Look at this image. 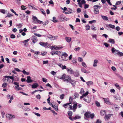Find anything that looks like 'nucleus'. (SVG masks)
Masks as SVG:
<instances>
[{
    "instance_id": "f257e3e1",
    "label": "nucleus",
    "mask_w": 123,
    "mask_h": 123,
    "mask_svg": "<svg viewBox=\"0 0 123 123\" xmlns=\"http://www.w3.org/2000/svg\"><path fill=\"white\" fill-rule=\"evenodd\" d=\"M59 78L61 80H63L64 81H67L69 82L71 79V77L70 76L64 74L62 76L60 77Z\"/></svg>"
},
{
    "instance_id": "f03ea898",
    "label": "nucleus",
    "mask_w": 123,
    "mask_h": 123,
    "mask_svg": "<svg viewBox=\"0 0 123 123\" xmlns=\"http://www.w3.org/2000/svg\"><path fill=\"white\" fill-rule=\"evenodd\" d=\"M39 43L41 46L44 47L46 48L49 47L50 46V45L47 42H40Z\"/></svg>"
},
{
    "instance_id": "7ed1b4c3",
    "label": "nucleus",
    "mask_w": 123,
    "mask_h": 123,
    "mask_svg": "<svg viewBox=\"0 0 123 123\" xmlns=\"http://www.w3.org/2000/svg\"><path fill=\"white\" fill-rule=\"evenodd\" d=\"M63 48L62 47H60V46H52L51 47V48L52 50H53V49L54 50H58Z\"/></svg>"
},
{
    "instance_id": "20e7f679",
    "label": "nucleus",
    "mask_w": 123,
    "mask_h": 123,
    "mask_svg": "<svg viewBox=\"0 0 123 123\" xmlns=\"http://www.w3.org/2000/svg\"><path fill=\"white\" fill-rule=\"evenodd\" d=\"M6 117L9 119H11L15 117V116L11 114H8L6 115Z\"/></svg>"
},
{
    "instance_id": "39448f33",
    "label": "nucleus",
    "mask_w": 123,
    "mask_h": 123,
    "mask_svg": "<svg viewBox=\"0 0 123 123\" xmlns=\"http://www.w3.org/2000/svg\"><path fill=\"white\" fill-rule=\"evenodd\" d=\"M32 16V19L33 21V22L35 23H38L39 20L36 17L34 16Z\"/></svg>"
},
{
    "instance_id": "423d86ee",
    "label": "nucleus",
    "mask_w": 123,
    "mask_h": 123,
    "mask_svg": "<svg viewBox=\"0 0 123 123\" xmlns=\"http://www.w3.org/2000/svg\"><path fill=\"white\" fill-rule=\"evenodd\" d=\"M58 37V36H53L50 35L48 37V38L51 40H54L57 39Z\"/></svg>"
},
{
    "instance_id": "0eeeda50",
    "label": "nucleus",
    "mask_w": 123,
    "mask_h": 123,
    "mask_svg": "<svg viewBox=\"0 0 123 123\" xmlns=\"http://www.w3.org/2000/svg\"><path fill=\"white\" fill-rule=\"evenodd\" d=\"M83 99L85 101L88 103H90L91 101V99L88 97H84Z\"/></svg>"
},
{
    "instance_id": "6e6552de",
    "label": "nucleus",
    "mask_w": 123,
    "mask_h": 123,
    "mask_svg": "<svg viewBox=\"0 0 123 123\" xmlns=\"http://www.w3.org/2000/svg\"><path fill=\"white\" fill-rule=\"evenodd\" d=\"M32 42L34 43L36 42L37 40V38L34 36H33L31 38Z\"/></svg>"
},
{
    "instance_id": "1a4fd4ad",
    "label": "nucleus",
    "mask_w": 123,
    "mask_h": 123,
    "mask_svg": "<svg viewBox=\"0 0 123 123\" xmlns=\"http://www.w3.org/2000/svg\"><path fill=\"white\" fill-rule=\"evenodd\" d=\"M90 113L91 112H90L87 111L85 113L84 115L85 116L86 118H90Z\"/></svg>"
},
{
    "instance_id": "9d476101",
    "label": "nucleus",
    "mask_w": 123,
    "mask_h": 123,
    "mask_svg": "<svg viewBox=\"0 0 123 123\" xmlns=\"http://www.w3.org/2000/svg\"><path fill=\"white\" fill-rule=\"evenodd\" d=\"M98 61L97 59H95L94 60L93 66L96 67L97 66V64L98 63Z\"/></svg>"
},
{
    "instance_id": "9b49d317",
    "label": "nucleus",
    "mask_w": 123,
    "mask_h": 123,
    "mask_svg": "<svg viewBox=\"0 0 123 123\" xmlns=\"http://www.w3.org/2000/svg\"><path fill=\"white\" fill-rule=\"evenodd\" d=\"M81 71L85 73H89L90 72L86 70L83 68H82L81 69Z\"/></svg>"
},
{
    "instance_id": "f8f14e48",
    "label": "nucleus",
    "mask_w": 123,
    "mask_h": 123,
    "mask_svg": "<svg viewBox=\"0 0 123 123\" xmlns=\"http://www.w3.org/2000/svg\"><path fill=\"white\" fill-rule=\"evenodd\" d=\"M113 115V114H109L108 115H105V120H108L110 119V118L111 116V115Z\"/></svg>"
},
{
    "instance_id": "ddd939ff",
    "label": "nucleus",
    "mask_w": 123,
    "mask_h": 123,
    "mask_svg": "<svg viewBox=\"0 0 123 123\" xmlns=\"http://www.w3.org/2000/svg\"><path fill=\"white\" fill-rule=\"evenodd\" d=\"M31 77L30 76H28L27 77V79L26 80V81L28 83H30L32 82V80L31 79Z\"/></svg>"
},
{
    "instance_id": "4468645a",
    "label": "nucleus",
    "mask_w": 123,
    "mask_h": 123,
    "mask_svg": "<svg viewBox=\"0 0 123 123\" xmlns=\"http://www.w3.org/2000/svg\"><path fill=\"white\" fill-rule=\"evenodd\" d=\"M94 12L96 14H98L99 13L98 10L97 8H94Z\"/></svg>"
},
{
    "instance_id": "2eb2a0df",
    "label": "nucleus",
    "mask_w": 123,
    "mask_h": 123,
    "mask_svg": "<svg viewBox=\"0 0 123 123\" xmlns=\"http://www.w3.org/2000/svg\"><path fill=\"white\" fill-rule=\"evenodd\" d=\"M67 70L68 72L69 73L71 74H72L74 73V71L72 69L67 68Z\"/></svg>"
},
{
    "instance_id": "dca6fc26",
    "label": "nucleus",
    "mask_w": 123,
    "mask_h": 123,
    "mask_svg": "<svg viewBox=\"0 0 123 123\" xmlns=\"http://www.w3.org/2000/svg\"><path fill=\"white\" fill-rule=\"evenodd\" d=\"M59 59L60 61H66L67 60L66 59V57L62 55L60 58H59Z\"/></svg>"
},
{
    "instance_id": "f3484780",
    "label": "nucleus",
    "mask_w": 123,
    "mask_h": 123,
    "mask_svg": "<svg viewBox=\"0 0 123 123\" xmlns=\"http://www.w3.org/2000/svg\"><path fill=\"white\" fill-rule=\"evenodd\" d=\"M100 114L101 115L104 116L106 114V111L105 110H103L101 111L100 112Z\"/></svg>"
},
{
    "instance_id": "a211bd4d",
    "label": "nucleus",
    "mask_w": 123,
    "mask_h": 123,
    "mask_svg": "<svg viewBox=\"0 0 123 123\" xmlns=\"http://www.w3.org/2000/svg\"><path fill=\"white\" fill-rule=\"evenodd\" d=\"M66 40L68 43L70 42L71 40V38L69 37H66L65 38Z\"/></svg>"
},
{
    "instance_id": "6ab92c4d",
    "label": "nucleus",
    "mask_w": 123,
    "mask_h": 123,
    "mask_svg": "<svg viewBox=\"0 0 123 123\" xmlns=\"http://www.w3.org/2000/svg\"><path fill=\"white\" fill-rule=\"evenodd\" d=\"M69 82L73 86H75V81L74 80H73L71 79Z\"/></svg>"
},
{
    "instance_id": "aec40b11",
    "label": "nucleus",
    "mask_w": 123,
    "mask_h": 123,
    "mask_svg": "<svg viewBox=\"0 0 123 123\" xmlns=\"http://www.w3.org/2000/svg\"><path fill=\"white\" fill-rule=\"evenodd\" d=\"M38 86V84L37 83H35L32 85V88H33L37 87Z\"/></svg>"
},
{
    "instance_id": "412c9836",
    "label": "nucleus",
    "mask_w": 123,
    "mask_h": 123,
    "mask_svg": "<svg viewBox=\"0 0 123 123\" xmlns=\"http://www.w3.org/2000/svg\"><path fill=\"white\" fill-rule=\"evenodd\" d=\"M101 16L102 18L104 20L107 21L108 20V17L106 16L101 15Z\"/></svg>"
},
{
    "instance_id": "4be33fe9",
    "label": "nucleus",
    "mask_w": 123,
    "mask_h": 123,
    "mask_svg": "<svg viewBox=\"0 0 123 123\" xmlns=\"http://www.w3.org/2000/svg\"><path fill=\"white\" fill-rule=\"evenodd\" d=\"M53 52H54V54L57 55L59 56L61 55V52L59 51Z\"/></svg>"
},
{
    "instance_id": "5701e85b",
    "label": "nucleus",
    "mask_w": 123,
    "mask_h": 123,
    "mask_svg": "<svg viewBox=\"0 0 123 123\" xmlns=\"http://www.w3.org/2000/svg\"><path fill=\"white\" fill-rule=\"evenodd\" d=\"M108 26L110 28H112V29H114L115 27V26L114 25H113L111 24H109V25H106V26L107 27H108Z\"/></svg>"
},
{
    "instance_id": "b1692460",
    "label": "nucleus",
    "mask_w": 123,
    "mask_h": 123,
    "mask_svg": "<svg viewBox=\"0 0 123 123\" xmlns=\"http://www.w3.org/2000/svg\"><path fill=\"white\" fill-rule=\"evenodd\" d=\"M93 82L92 81H89L87 82H86V84L88 86H89L90 85H92L93 84Z\"/></svg>"
},
{
    "instance_id": "393cba45",
    "label": "nucleus",
    "mask_w": 123,
    "mask_h": 123,
    "mask_svg": "<svg viewBox=\"0 0 123 123\" xmlns=\"http://www.w3.org/2000/svg\"><path fill=\"white\" fill-rule=\"evenodd\" d=\"M19 17L20 19H23L25 18V16L24 14H22L19 15Z\"/></svg>"
},
{
    "instance_id": "a878e982",
    "label": "nucleus",
    "mask_w": 123,
    "mask_h": 123,
    "mask_svg": "<svg viewBox=\"0 0 123 123\" xmlns=\"http://www.w3.org/2000/svg\"><path fill=\"white\" fill-rule=\"evenodd\" d=\"M109 42L112 44H114L115 43L114 40L113 39H109Z\"/></svg>"
},
{
    "instance_id": "bb28decb",
    "label": "nucleus",
    "mask_w": 123,
    "mask_h": 123,
    "mask_svg": "<svg viewBox=\"0 0 123 123\" xmlns=\"http://www.w3.org/2000/svg\"><path fill=\"white\" fill-rule=\"evenodd\" d=\"M51 105L52 106V107L54 108V109L56 111H57L58 110V109L57 107L56 106H55V105H53V104H52V103H51Z\"/></svg>"
},
{
    "instance_id": "cd10ccee",
    "label": "nucleus",
    "mask_w": 123,
    "mask_h": 123,
    "mask_svg": "<svg viewBox=\"0 0 123 123\" xmlns=\"http://www.w3.org/2000/svg\"><path fill=\"white\" fill-rule=\"evenodd\" d=\"M74 95L75 97L74 98V99H75L76 98H77L78 97L79 94L78 93L75 92L74 94Z\"/></svg>"
},
{
    "instance_id": "c85d7f7f",
    "label": "nucleus",
    "mask_w": 123,
    "mask_h": 123,
    "mask_svg": "<svg viewBox=\"0 0 123 123\" xmlns=\"http://www.w3.org/2000/svg\"><path fill=\"white\" fill-rule=\"evenodd\" d=\"M114 107H115V109L117 110H118L119 109V106L117 105H114Z\"/></svg>"
},
{
    "instance_id": "c756f323",
    "label": "nucleus",
    "mask_w": 123,
    "mask_h": 123,
    "mask_svg": "<svg viewBox=\"0 0 123 123\" xmlns=\"http://www.w3.org/2000/svg\"><path fill=\"white\" fill-rule=\"evenodd\" d=\"M22 72L23 74H26L27 75H29L30 74V73L29 72H26V71H25V70H23L22 71Z\"/></svg>"
},
{
    "instance_id": "7c9ffc66",
    "label": "nucleus",
    "mask_w": 123,
    "mask_h": 123,
    "mask_svg": "<svg viewBox=\"0 0 123 123\" xmlns=\"http://www.w3.org/2000/svg\"><path fill=\"white\" fill-rule=\"evenodd\" d=\"M80 118L81 117L79 116L76 115L74 117H73V119H74V120H76L77 119Z\"/></svg>"
},
{
    "instance_id": "2f4dec72",
    "label": "nucleus",
    "mask_w": 123,
    "mask_h": 123,
    "mask_svg": "<svg viewBox=\"0 0 123 123\" xmlns=\"http://www.w3.org/2000/svg\"><path fill=\"white\" fill-rule=\"evenodd\" d=\"M86 30H89L90 29V26L88 25H87L86 26Z\"/></svg>"
},
{
    "instance_id": "473e14b6",
    "label": "nucleus",
    "mask_w": 123,
    "mask_h": 123,
    "mask_svg": "<svg viewBox=\"0 0 123 123\" xmlns=\"http://www.w3.org/2000/svg\"><path fill=\"white\" fill-rule=\"evenodd\" d=\"M53 19L52 20L54 23H56L57 22V20L56 19V18L54 17L53 18Z\"/></svg>"
},
{
    "instance_id": "72a5a7b5",
    "label": "nucleus",
    "mask_w": 123,
    "mask_h": 123,
    "mask_svg": "<svg viewBox=\"0 0 123 123\" xmlns=\"http://www.w3.org/2000/svg\"><path fill=\"white\" fill-rule=\"evenodd\" d=\"M5 77V76H4V78L3 79V81L4 82H6V81L7 80V81H8L9 80V78H8V77H7L6 78Z\"/></svg>"
},
{
    "instance_id": "f704fd0d",
    "label": "nucleus",
    "mask_w": 123,
    "mask_h": 123,
    "mask_svg": "<svg viewBox=\"0 0 123 123\" xmlns=\"http://www.w3.org/2000/svg\"><path fill=\"white\" fill-rule=\"evenodd\" d=\"M72 112L71 111H69L68 112V114L69 116L71 117L72 115Z\"/></svg>"
},
{
    "instance_id": "c9c22d12",
    "label": "nucleus",
    "mask_w": 123,
    "mask_h": 123,
    "mask_svg": "<svg viewBox=\"0 0 123 123\" xmlns=\"http://www.w3.org/2000/svg\"><path fill=\"white\" fill-rule=\"evenodd\" d=\"M61 19L62 21L65 20V21H67L69 20V19L68 18L65 17L64 18H62Z\"/></svg>"
},
{
    "instance_id": "e433bc0d",
    "label": "nucleus",
    "mask_w": 123,
    "mask_h": 123,
    "mask_svg": "<svg viewBox=\"0 0 123 123\" xmlns=\"http://www.w3.org/2000/svg\"><path fill=\"white\" fill-rule=\"evenodd\" d=\"M115 98L117 100H120V99H121V98L119 95L115 96Z\"/></svg>"
},
{
    "instance_id": "4c0bfd02",
    "label": "nucleus",
    "mask_w": 123,
    "mask_h": 123,
    "mask_svg": "<svg viewBox=\"0 0 123 123\" xmlns=\"http://www.w3.org/2000/svg\"><path fill=\"white\" fill-rule=\"evenodd\" d=\"M15 87L16 88V89L18 90H21V88L19 87V85L18 86H15Z\"/></svg>"
},
{
    "instance_id": "58836bf2",
    "label": "nucleus",
    "mask_w": 123,
    "mask_h": 123,
    "mask_svg": "<svg viewBox=\"0 0 123 123\" xmlns=\"http://www.w3.org/2000/svg\"><path fill=\"white\" fill-rule=\"evenodd\" d=\"M77 103H76L74 104L73 105V109H76L77 108Z\"/></svg>"
},
{
    "instance_id": "ea45409f",
    "label": "nucleus",
    "mask_w": 123,
    "mask_h": 123,
    "mask_svg": "<svg viewBox=\"0 0 123 123\" xmlns=\"http://www.w3.org/2000/svg\"><path fill=\"white\" fill-rule=\"evenodd\" d=\"M94 116V114L93 113L91 114L90 113V117L91 118H93Z\"/></svg>"
},
{
    "instance_id": "a19ab883",
    "label": "nucleus",
    "mask_w": 123,
    "mask_h": 123,
    "mask_svg": "<svg viewBox=\"0 0 123 123\" xmlns=\"http://www.w3.org/2000/svg\"><path fill=\"white\" fill-rule=\"evenodd\" d=\"M10 10L13 13H14L15 14V15H17V16H18V14H17L15 12V11H14L13 10V9H10Z\"/></svg>"
},
{
    "instance_id": "79ce46f5",
    "label": "nucleus",
    "mask_w": 123,
    "mask_h": 123,
    "mask_svg": "<svg viewBox=\"0 0 123 123\" xmlns=\"http://www.w3.org/2000/svg\"><path fill=\"white\" fill-rule=\"evenodd\" d=\"M7 83H3L2 85V87H5L7 86Z\"/></svg>"
},
{
    "instance_id": "37998d69",
    "label": "nucleus",
    "mask_w": 123,
    "mask_h": 123,
    "mask_svg": "<svg viewBox=\"0 0 123 123\" xmlns=\"http://www.w3.org/2000/svg\"><path fill=\"white\" fill-rule=\"evenodd\" d=\"M72 62L74 64H76L77 63L76 60L75 59H73Z\"/></svg>"
},
{
    "instance_id": "c03bdc74",
    "label": "nucleus",
    "mask_w": 123,
    "mask_h": 123,
    "mask_svg": "<svg viewBox=\"0 0 123 123\" xmlns=\"http://www.w3.org/2000/svg\"><path fill=\"white\" fill-rule=\"evenodd\" d=\"M112 53H114L116 51H117V50L115 49L114 48H113L111 49Z\"/></svg>"
},
{
    "instance_id": "a18cd8bd",
    "label": "nucleus",
    "mask_w": 123,
    "mask_h": 123,
    "mask_svg": "<svg viewBox=\"0 0 123 123\" xmlns=\"http://www.w3.org/2000/svg\"><path fill=\"white\" fill-rule=\"evenodd\" d=\"M70 104V103H67L66 104L63 105V106L65 108H67L68 106V105Z\"/></svg>"
},
{
    "instance_id": "49530a36",
    "label": "nucleus",
    "mask_w": 123,
    "mask_h": 123,
    "mask_svg": "<svg viewBox=\"0 0 123 123\" xmlns=\"http://www.w3.org/2000/svg\"><path fill=\"white\" fill-rule=\"evenodd\" d=\"M84 92V91L83 88H82L80 90V94H82Z\"/></svg>"
},
{
    "instance_id": "de8ad7c7",
    "label": "nucleus",
    "mask_w": 123,
    "mask_h": 123,
    "mask_svg": "<svg viewBox=\"0 0 123 123\" xmlns=\"http://www.w3.org/2000/svg\"><path fill=\"white\" fill-rule=\"evenodd\" d=\"M13 97L12 96H11V98L10 99V100L8 102V103H10L12 102V100H13Z\"/></svg>"
},
{
    "instance_id": "09e8293b",
    "label": "nucleus",
    "mask_w": 123,
    "mask_h": 123,
    "mask_svg": "<svg viewBox=\"0 0 123 123\" xmlns=\"http://www.w3.org/2000/svg\"><path fill=\"white\" fill-rule=\"evenodd\" d=\"M64 94H62L60 96V98L61 99H63L64 98Z\"/></svg>"
},
{
    "instance_id": "8fccbe9b",
    "label": "nucleus",
    "mask_w": 123,
    "mask_h": 123,
    "mask_svg": "<svg viewBox=\"0 0 123 123\" xmlns=\"http://www.w3.org/2000/svg\"><path fill=\"white\" fill-rule=\"evenodd\" d=\"M48 96H49V97L47 99V100L48 101V104H49V105H51V103H50V97L49 95Z\"/></svg>"
},
{
    "instance_id": "3c124183",
    "label": "nucleus",
    "mask_w": 123,
    "mask_h": 123,
    "mask_svg": "<svg viewBox=\"0 0 123 123\" xmlns=\"http://www.w3.org/2000/svg\"><path fill=\"white\" fill-rule=\"evenodd\" d=\"M33 113L38 117H40L41 116L40 114L38 113H37L34 112H33Z\"/></svg>"
},
{
    "instance_id": "603ef678",
    "label": "nucleus",
    "mask_w": 123,
    "mask_h": 123,
    "mask_svg": "<svg viewBox=\"0 0 123 123\" xmlns=\"http://www.w3.org/2000/svg\"><path fill=\"white\" fill-rule=\"evenodd\" d=\"M12 61L13 62H18L17 60L16 59V58H13L12 59Z\"/></svg>"
},
{
    "instance_id": "864d4df0",
    "label": "nucleus",
    "mask_w": 123,
    "mask_h": 123,
    "mask_svg": "<svg viewBox=\"0 0 123 123\" xmlns=\"http://www.w3.org/2000/svg\"><path fill=\"white\" fill-rule=\"evenodd\" d=\"M40 10L42 12V13L44 15H45V12L44 11L43 9L41 8L40 9Z\"/></svg>"
},
{
    "instance_id": "5fc2aeb1",
    "label": "nucleus",
    "mask_w": 123,
    "mask_h": 123,
    "mask_svg": "<svg viewBox=\"0 0 123 123\" xmlns=\"http://www.w3.org/2000/svg\"><path fill=\"white\" fill-rule=\"evenodd\" d=\"M121 3V1H117L115 4L116 5H119Z\"/></svg>"
},
{
    "instance_id": "6e6d98bb",
    "label": "nucleus",
    "mask_w": 123,
    "mask_h": 123,
    "mask_svg": "<svg viewBox=\"0 0 123 123\" xmlns=\"http://www.w3.org/2000/svg\"><path fill=\"white\" fill-rule=\"evenodd\" d=\"M118 55L119 56H123V53L122 52H118Z\"/></svg>"
},
{
    "instance_id": "4d7b16f0",
    "label": "nucleus",
    "mask_w": 123,
    "mask_h": 123,
    "mask_svg": "<svg viewBox=\"0 0 123 123\" xmlns=\"http://www.w3.org/2000/svg\"><path fill=\"white\" fill-rule=\"evenodd\" d=\"M82 66H83V67H85L86 68L87 67V66L85 63L84 62H82Z\"/></svg>"
},
{
    "instance_id": "13d9d810",
    "label": "nucleus",
    "mask_w": 123,
    "mask_h": 123,
    "mask_svg": "<svg viewBox=\"0 0 123 123\" xmlns=\"http://www.w3.org/2000/svg\"><path fill=\"white\" fill-rule=\"evenodd\" d=\"M12 16L13 15L11 14L8 13L7 15L6 16V17H10Z\"/></svg>"
},
{
    "instance_id": "bf43d9fd",
    "label": "nucleus",
    "mask_w": 123,
    "mask_h": 123,
    "mask_svg": "<svg viewBox=\"0 0 123 123\" xmlns=\"http://www.w3.org/2000/svg\"><path fill=\"white\" fill-rule=\"evenodd\" d=\"M42 80L44 82H47V80L45 78H43Z\"/></svg>"
},
{
    "instance_id": "052dcab7",
    "label": "nucleus",
    "mask_w": 123,
    "mask_h": 123,
    "mask_svg": "<svg viewBox=\"0 0 123 123\" xmlns=\"http://www.w3.org/2000/svg\"><path fill=\"white\" fill-rule=\"evenodd\" d=\"M115 86L117 87L118 89H120V87H119V85L117 83L115 84Z\"/></svg>"
},
{
    "instance_id": "680f3d73",
    "label": "nucleus",
    "mask_w": 123,
    "mask_h": 123,
    "mask_svg": "<svg viewBox=\"0 0 123 123\" xmlns=\"http://www.w3.org/2000/svg\"><path fill=\"white\" fill-rule=\"evenodd\" d=\"M62 56L66 57L68 56V54H67L65 52H64L63 53V54L62 55Z\"/></svg>"
},
{
    "instance_id": "e2e57ef3",
    "label": "nucleus",
    "mask_w": 123,
    "mask_h": 123,
    "mask_svg": "<svg viewBox=\"0 0 123 123\" xmlns=\"http://www.w3.org/2000/svg\"><path fill=\"white\" fill-rule=\"evenodd\" d=\"M102 121L101 120L99 119H98L95 123H101Z\"/></svg>"
},
{
    "instance_id": "0e129e2a",
    "label": "nucleus",
    "mask_w": 123,
    "mask_h": 123,
    "mask_svg": "<svg viewBox=\"0 0 123 123\" xmlns=\"http://www.w3.org/2000/svg\"><path fill=\"white\" fill-rule=\"evenodd\" d=\"M6 10L4 9H1V10L0 12L2 13L5 14L6 12Z\"/></svg>"
},
{
    "instance_id": "69168bd1",
    "label": "nucleus",
    "mask_w": 123,
    "mask_h": 123,
    "mask_svg": "<svg viewBox=\"0 0 123 123\" xmlns=\"http://www.w3.org/2000/svg\"><path fill=\"white\" fill-rule=\"evenodd\" d=\"M73 100V98L71 97H70L69 99V103H70V104L71 103V102Z\"/></svg>"
},
{
    "instance_id": "338daca9",
    "label": "nucleus",
    "mask_w": 123,
    "mask_h": 123,
    "mask_svg": "<svg viewBox=\"0 0 123 123\" xmlns=\"http://www.w3.org/2000/svg\"><path fill=\"white\" fill-rule=\"evenodd\" d=\"M95 103H96V105L97 106L99 107L100 106V104L99 103V102H97V101H96Z\"/></svg>"
},
{
    "instance_id": "774afa93",
    "label": "nucleus",
    "mask_w": 123,
    "mask_h": 123,
    "mask_svg": "<svg viewBox=\"0 0 123 123\" xmlns=\"http://www.w3.org/2000/svg\"><path fill=\"white\" fill-rule=\"evenodd\" d=\"M88 91L86 92L85 93H84L83 95L84 97H86V96L88 94Z\"/></svg>"
}]
</instances>
